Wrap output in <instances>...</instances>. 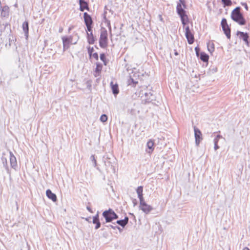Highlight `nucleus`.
<instances>
[{"label":"nucleus","instance_id":"nucleus-1","mask_svg":"<svg viewBox=\"0 0 250 250\" xmlns=\"http://www.w3.org/2000/svg\"><path fill=\"white\" fill-rule=\"evenodd\" d=\"M179 2L177 5L176 11L181 18L183 25L185 26L189 21L188 17L184 9L186 8V1L185 0H179Z\"/></svg>","mask_w":250,"mask_h":250},{"label":"nucleus","instance_id":"nucleus-2","mask_svg":"<svg viewBox=\"0 0 250 250\" xmlns=\"http://www.w3.org/2000/svg\"><path fill=\"white\" fill-rule=\"evenodd\" d=\"M241 7L238 6L234 9L231 13V19L241 25L246 24V20L240 11Z\"/></svg>","mask_w":250,"mask_h":250},{"label":"nucleus","instance_id":"nucleus-3","mask_svg":"<svg viewBox=\"0 0 250 250\" xmlns=\"http://www.w3.org/2000/svg\"><path fill=\"white\" fill-rule=\"evenodd\" d=\"M107 31L104 27H102L101 29L100 37L99 39V45L102 48H105L107 46Z\"/></svg>","mask_w":250,"mask_h":250},{"label":"nucleus","instance_id":"nucleus-4","mask_svg":"<svg viewBox=\"0 0 250 250\" xmlns=\"http://www.w3.org/2000/svg\"><path fill=\"white\" fill-rule=\"evenodd\" d=\"M102 215L105 218V223L111 222L113 220L117 219L119 217L118 215L111 208L104 211Z\"/></svg>","mask_w":250,"mask_h":250},{"label":"nucleus","instance_id":"nucleus-5","mask_svg":"<svg viewBox=\"0 0 250 250\" xmlns=\"http://www.w3.org/2000/svg\"><path fill=\"white\" fill-rule=\"evenodd\" d=\"M185 36L188 40V42L189 44H191L194 42V38L193 34L191 33L189 26H185Z\"/></svg>","mask_w":250,"mask_h":250},{"label":"nucleus","instance_id":"nucleus-6","mask_svg":"<svg viewBox=\"0 0 250 250\" xmlns=\"http://www.w3.org/2000/svg\"><path fill=\"white\" fill-rule=\"evenodd\" d=\"M194 137L195 139V144L198 146L200 142L203 140V135L199 129L195 126H194Z\"/></svg>","mask_w":250,"mask_h":250},{"label":"nucleus","instance_id":"nucleus-7","mask_svg":"<svg viewBox=\"0 0 250 250\" xmlns=\"http://www.w3.org/2000/svg\"><path fill=\"white\" fill-rule=\"evenodd\" d=\"M139 208L146 214L149 213L153 209V208L147 204L145 201L140 203Z\"/></svg>","mask_w":250,"mask_h":250},{"label":"nucleus","instance_id":"nucleus-8","mask_svg":"<svg viewBox=\"0 0 250 250\" xmlns=\"http://www.w3.org/2000/svg\"><path fill=\"white\" fill-rule=\"evenodd\" d=\"M236 35L237 36H239V38L241 39H242L246 44L249 46V41L248 39L249 38V36L247 33H244L243 32L239 31L237 32Z\"/></svg>","mask_w":250,"mask_h":250},{"label":"nucleus","instance_id":"nucleus-9","mask_svg":"<svg viewBox=\"0 0 250 250\" xmlns=\"http://www.w3.org/2000/svg\"><path fill=\"white\" fill-rule=\"evenodd\" d=\"M79 4L81 11H83L84 10H89L88 3L85 0H79Z\"/></svg>","mask_w":250,"mask_h":250},{"label":"nucleus","instance_id":"nucleus-10","mask_svg":"<svg viewBox=\"0 0 250 250\" xmlns=\"http://www.w3.org/2000/svg\"><path fill=\"white\" fill-rule=\"evenodd\" d=\"M9 153L11 166L12 168L15 169L17 166L16 158L11 151H9Z\"/></svg>","mask_w":250,"mask_h":250},{"label":"nucleus","instance_id":"nucleus-11","mask_svg":"<svg viewBox=\"0 0 250 250\" xmlns=\"http://www.w3.org/2000/svg\"><path fill=\"white\" fill-rule=\"evenodd\" d=\"M92 222L93 224H96V226L95 229H99L101 227V223L99 220V213L98 212L97 214L93 217Z\"/></svg>","mask_w":250,"mask_h":250},{"label":"nucleus","instance_id":"nucleus-12","mask_svg":"<svg viewBox=\"0 0 250 250\" xmlns=\"http://www.w3.org/2000/svg\"><path fill=\"white\" fill-rule=\"evenodd\" d=\"M84 21L85 25L92 24L93 21L91 16L86 12L83 14Z\"/></svg>","mask_w":250,"mask_h":250},{"label":"nucleus","instance_id":"nucleus-13","mask_svg":"<svg viewBox=\"0 0 250 250\" xmlns=\"http://www.w3.org/2000/svg\"><path fill=\"white\" fill-rule=\"evenodd\" d=\"M22 30L24 33V35L27 39L28 37V32H29V24L28 22L27 21H25L22 23Z\"/></svg>","mask_w":250,"mask_h":250},{"label":"nucleus","instance_id":"nucleus-14","mask_svg":"<svg viewBox=\"0 0 250 250\" xmlns=\"http://www.w3.org/2000/svg\"><path fill=\"white\" fill-rule=\"evenodd\" d=\"M46 196L48 198L52 200L53 202L57 201V196L55 194L52 192L51 190L47 189L46 191Z\"/></svg>","mask_w":250,"mask_h":250},{"label":"nucleus","instance_id":"nucleus-15","mask_svg":"<svg viewBox=\"0 0 250 250\" xmlns=\"http://www.w3.org/2000/svg\"><path fill=\"white\" fill-rule=\"evenodd\" d=\"M222 28V30L224 33V34L226 35L227 38L228 39H230L231 37L230 34V28L229 26H223Z\"/></svg>","mask_w":250,"mask_h":250},{"label":"nucleus","instance_id":"nucleus-16","mask_svg":"<svg viewBox=\"0 0 250 250\" xmlns=\"http://www.w3.org/2000/svg\"><path fill=\"white\" fill-rule=\"evenodd\" d=\"M146 146H147V147L148 149H149L148 150H146L147 153H152V152L154 150V147H153V146H154V142L152 140L150 139L147 142Z\"/></svg>","mask_w":250,"mask_h":250},{"label":"nucleus","instance_id":"nucleus-17","mask_svg":"<svg viewBox=\"0 0 250 250\" xmlns=\"http://www.w3.org/2000/svg\"><path fill=\"white\" fill-rule=\"evenodd\" d=\"M128 222V217H125L124 219L117 220L116 223L124 228Z\"/></svg>","mask_w":250,"mask_h":250},{"label":"nucleus","instance_id":"nucleus-18","mask_svg":"<svg viewBox=\"0 0 250 250\" xmlns=\"http://www.w3.org/2000/svg\"><path fill=\"white\" fill-rule=\"evenodd\" d=\"M110 85H111V87L112 91L113 94L115 96L117 95L119 92L118 84H113V82H111L110 83Z\"/></svg>","mask_w":250,"mask_h":250},{"label":"nucleus","instance_id":"nucleus-19","mask_svg":"<svg viewBox=\"0 0 250 250\" xmlns=\"http://www.w3.org/2000/svg\"><path fill=\"white\" fill-rule=\"evenodd\" d=\"M62 42H64L68 44H70V43H72V44L76 43V42H75L74 43L72 42L73 37L72 36H70L69 37H62Z\"/></svg>","mask_w":250,"mask_h":250},{"label":"nucleus","instance_id":"nucleus-20","mask_svg":"<svg viewBox=\"0 0 250 250\" xmlns=\"http://www.w3.org/2000/svg\"><path fill=\"white\" fill-rule=\"evenodd\" d=\"M1 16L3 17H5L7 16L9 14V7L7 6L1 7Z\"/></svg>","mask_w":250,"mask_h":250},{"label":"nucleus","instance_id":"nucleus-21","mask_svg":"<svg viewBox=\"0 0 250 250\" xmlns=\"http://www.w3.org/2000/svg\"><path fill=\"white\" fill-rule=\"evenodd\" d=\"M87 38L88 42L90 44H93L95 42V38L92 32L90 33H87Z\"/></svg>","mask_w":250,"mask_h":250},{"label":"nucleus","instance_id":"nucleus-22","mask_svg":"<svg viewBox=\"0 0 250 250\" xmlns=\"http://www.w3.org/2000/svg\"><path fill=\"white\" fill-rule=\"evenodd\" d=\"M103 158L105 166L107 167H113V169L115 170L114 167L112 165V163L110 159L108 158L107 157H104Z\"/></svg>","mask_w":250,"mask_h":250},{"label":"nucleus","instance_id":"nucleus-23","mask_svg":"<svg viewBox=\"0 0 250 250\" xmlns=\"http://www.w3.org/2000/svg\"><path fill=\"white\" fill-rule=\"evenodd\" d=\"M208 56L204 52H201L200 54V58L204 62H207L208 60Z\"/></svg>","mask_w":250,"mask_h":250},{"label":"nucleus","instance_id":"nucleus-24","mask_svg":"<svg viewBox=\"0 0 250 250\" xmlns=\"http://www.w3.org/2000/svg\"><path fill=\"white\" fill-rule=\"evenodd\" d=\"M208 49L210 53H212L214 51V43L212 42H208Z\"/></svg>","mask_w":250,"mask_h":250},{"label":"nucleus","instance_id":"nucleus-25","mask_svg":"<svg viewBox=\"0 0 250 250\" xmlns=\"http://www.w3.org/2000/svg\"><path fill=\"white\" fill-rule=\"evenodd\" d=\"M102 64L100 63H97L96 67L95 69V73H99L102 70Z\"/></svg>","mask_w":250,"mask_h":250},{"label":"nucleus","instance_id":"nucleus-26","mask_svg":"<svg viewBox=\"0 0 250 250\" xmlns=\"http://www.w3.org/2000/svg\"><path fill=\"white\" fill-rule=\"evenodd\" d=\"M224 4V7L225 6H229L231 5L232 2L231 0H225L224 2H222Z\"/></svg>","mask_w":250,"mask_h":250},{"label":"nucleus","instance_id":"nucleus-27","mask_svg":"<svg viewBox=\"0 0 250 250\" xmlns=\"http://www.w3.org/2000/svg\"><path fill=\"white\" fill-rule=\"evenodd\" d=\"M222 27L223 26H229L227 23V21L225 18H223L221 22Z\"/></svg>","mask_w":250,"mask_h":250},{"label":"nucleus","instance_id":"nucleus-28","mask_svg":"<svg viewBox=\"0 0 250 250\" xmlns=\"http://www.w3.org/2000/svg\"><path fill=\"white\" fill-rule=\"evenodd\" d=\"M104 22L106 24V25L108 27L109 31L111 32V25H110V21L108 20H106V21Z\"/></svg>","mask_w":250,"mask_h":250},{"label":"nucleus","instance_id":"nucleus-29","mask_svg":"<svg viewBox=\"0 0 250 250\" xmlns=\"http://www.w3.org/2000/svg\"><path fill=\"white\" fill-rule=\"evenodd\" d=\"M100 57L101 60L104 62L105 65H106V63H105L106 59H105V54L104 53L101 54Z\"/></svg>","mask_w":250,"mask_h":250},{"label":"nucleus","instance_id":"nucleus-30","mask_svg":"<svg viewBox=\"0 0 250 250\" xmlns=\"http://www.w3.org/2000/svg\"><path fill=\"white\" fill-rule=\"evenodd\" d=\"M107 120V117L105 114H103L101 115V116L100 117V120L102 122H104L106 121Z\"/></svg>","mask_w":250,"mask_h":250},{"label":"nucleus","instance_id":"nucleus-31","mask_svg":"<svg viewBox=\"0 0 250 250\" xmlns=\"http://www.w3.org/2000/svg\"><path fill=\"white\" fill-rule=\"evenodd\" d=\"M143 188L142 186H139L136 189L137 194L143 193Z\"/></svg>","mask_w":250,"mask_h":250},{"label":"nucleus","instance_id":"nucleus-32","mask_svg":"<svg viewBox=\"0 0 250 250\" xmlns=\"http://www.w3.org/2000/svg\"><path fill=\"white\" fill-rule=\"evenodd\" d=\"M137 83L138 82L135 81L132 78H130V80L128 81L129 84H131V83H132L134 84V86H135Z\"/></svg>","mask_w":250,"mask_h":250},{"label":"nucleus","instance_id":"nucleus-33","mask_svg":"<svg viewBox=\"0 0 250 250\" xmlns=\"http://www.w3.org/2000/svg\"><path fill=\"white\" fill-rule=\"evenodd\" d=\"M138 194V197L140 200V203H142L143 202H144V198H143V193H140V194Z\"/></svg>","mask_w":250,"mask_h":250},{"label":"nucleus","instance_id":"nucleus-34","mask_svg":"<svg viewBox=\"0 0 250 250\" xmlns=\"http://www.w3.org/2000/svg\"><path fill=\"white\" fill-rule=\"evenodd\" d=\"M217 143H218V139H214V149L215 150H216L217 149H218L219 148V146L217 145Z\"/></svg>","mask_w":250,"mask_h":250},{"label":"nucleus","instance_id":"nucleus-35","mask_svg":"<svg viewBox=\"0 0 250 250\" xmlns=\"http://www.w3.org/2000/svg\"><path fill=\"white\" fill-rule=\"evenodd\" d=\"M90 159L92 161V162L93 163L94 166L95 167L97 166V163H96V160L95 159L94 156V155H92L90 157Z\"/></svg>","mask_w":250,"mask_h":250},{"label":"nucleus","instance_id":"nucleus-36","mask_svg":"<svg viewBox=\"0 0 250 250\" xmlns=\"http://www.w3.org/2000/svg\"><path fill=\"white\" fill-rule=\"evenodd\" d=\"M94 51L93 47H89L88 48V53L89 54L90 57L92 56V54Z\"/></svg>","mask_w":250,"mask_h":250},{"label":"nucleus","instance_id":"nucleus-37","mask_svg":"<svg viewBox=\"0 0 250 250\" xmlns=\"http://www.w3.org/2000/svg\"><path fill=\"white\" fill-rule=\"evenodd\" d=\"M63 42V50H67L69 47V44L66 43L64 42Z\"/></svg>","mask_w":250,"mask_h":250},{"label":"nucleus","instance_id":"nucleus-38","mask_svg":"<svg viewBox=\"0 0 250 250\" xmlns=\"http://www.w3.org/2000/svg\"><path fill=\"white\" fill-rule=\"evenodd\" d=\"M92 24H86L85 25L86 27H87V31L88 32H92Z\"/></svg>","mask_w":250,"mask_h":250},{"label":"nucleus","instance_id":"nucleus-39","mask_svg":"<svg viewBox=\"0 0 250 250\" xmlns=\"http://www.w3.org/2000/svg\"><path fill=\"white\" fill-rule=\"evenodd\" d=\"M117 226L115 225V223H113V225H109L106 226L107 227H110L114 229H116Z\"/></svg>","mask_w":250,"mask_h":250},{"label":"nucleus","instance_id":"nucleus-40","mask_svg":"<svg viewBox=\"0 0 250 250\" xmlns=\"http://www.w3.org/2000/svg\"><path fill=\"white\" fill-rule=\"evenodd\" d=\"M92 57L95 58L96 60H98L99 56L97 53H94L93 54H92Z\"/></svg>","mask_w":250,"mask_h":250},{"label":"nucleus","instance_id":"nucleus-41","mask_svg":"<svg viewBox=\"0 0 250 250\" xmlns=\"http://www.w3.org/2000/svg\"><path fill=\"white\" fill-rule=\"evenodd\" d=\"M195 51L196 52V55L199 56L200 48L198 47H196L195 48Z\"/></svg>","mask_w":250,"mask_h":250},{"label":"nucleus","instance_id":"nucleus-42","mask_svg":"<svg viewBox=\"0 0 250 250\" xmlns=\"http://www.w3.org/2000/svg\"><path fill=\"white\" fill-rule=\"evenodd\" d=\"M242 5H243L244 7H245V8L247 10H248V6L247 4L246 3H242Z\"/></svg>","mask_w":250,"mask_h":250},{"label":"nucleus","instance_id":"nucleus-43","mask_svg":"<svg viewBox=\"0 0 250 250\" xmlns=\"http://www.w3.org/2000/svg\"><path fill=\"white\" fill-rule=\"evenodd\" d=\"M132 202H133V206L135 207L137 204V200L136 199H133V201H132Z\"/></svg>","mask_w":250,"mask_h":250},{"label":"nucleus","instance_id":"nucleus-44","mask_svg":"<svg viewBox=\"0 0 250 250\" xmlns=\"http://www.w3.org/2000/svg\"><path fill=\"white\" fill-rule=\"evenodd\" d=\"M106 20H108L107 18H106V15H103V21H106Z\"/></svg>","mask_w":250,"mask_h":250},{"label":"nucleus","instance_id":"nucleus-45","mask_svg":"<svg viewBox=\"0 0 250 250\" xmlns=\"http://www.w3.org/2000/svg\"><path fill=\"white\" fill-rule=\"evenodd\" d=\"M63 31V28L62 27H60L59 29V33H62Z\"/></svg>","mask_w":250,"mask_h":250},{"label":"nucleus","instance_id":"nucleus-46","mask_svg":"<svg viewBox=\"0 0 250 250\" xmlns=\"http://www.w3.org/2000/svg\"><path fill=\"white\" fill-rule=\"evenodd\" d=\"M147 102H149L153 100V98H149L146 99Z\"/></svg>","mask_w":250,"mask_h":250},{"label":"nucleus","instance_id":"nucleus-47","mask_svg":"<svg viewBox=\"0 0 250 250\" xmlns=\"http://www.w3.org/2000/svg\"><path fill=\"white\" fill-rule=\"evenodd\" d=\"M73 26H72L71 27H70L69 28H68V32L69 33L70 32V31L73 28Z\"/></svg>","mask_w":250,"mask_h":250},{"label":"nucleus","instance_id":"nucleus-48","mask_svg":"<svg viewBox=\"0 0 250 250\" xmlns=\"http://www.w3.org/2000/svg\"><path fill=\"white\" fill-rule=\"evenodd\" d=\"M117 229H118L120 232L122 231V229H121L118 226H117V228H116Z\"/></svg>","mask_w":250,"mask_h":250},{"label":"nucleus","instance_id":"nucleus-49","mask_svg":"<svg viewBox=\"0 0 250 250\" xmlns=\"http://www.w3.org/2000/svg\"><path fill=\"white\" fill-rule=\"evenodd\" d=\"M87 210H89L90 212H92V210H91V209L90 208V207H87Z\"/></svg>","mask_w":250,"mask_h":250},{"label":"nucleus","instance_id":"nucleus-50","mask_svg":"<svg viewBox=\"0 0 250 250\" xmlns=\"http://www.w3.org/2000/svg\"><path fill=\"white\" fill-rule=\"evenodd\" d=\"M174 54L177 56V55H178V53L177 52V51L176 50H174Z\"/></svg>","mask_w":250,"mask_h":250},{"label":"nucleus","instance_id":"nucleus-51","mask_svg":"<svg viewBox=\"0 0 250 250\" xmlns=\"http://www.w3.org/2000/svg\"><path fill=\"white\" fill-rule=\"evenodd\" d=\"M221 137V136L220 135H217L216 137L215 138V139H217L218 140H219V139Z\"/></svg>","mask_w":250,"mask_h":250},{"label":"nucleus","instance_id":"nucleus-52","mask_svg":"<svg viewBox=\"0 0 250 250\" xmlns=\"http://www.w3.org/2000/svg\"><path fill=\"white\" fill-rule=\"evenodd\" d=\"M243 250H250L248 248H245Z\"/></svg>","mask_w":250,"mask_h":250},{"label":"nucleus","instance_id":"nucleus-53","mask_svg":"<svg viewBox=\"0 0 250 250\" xmlns=\"http://www.w3.org/2000/svg\"><path fill=\"white\" fill-rule=\"evenodd\" d=\"M106 13H107V12H106L105 10H104V13L103 15H106Z\"/></svg>","mask_w":250,"mask_h":250},{"label":"nucleus","instance_id":"nucleus-54","mask_svg":"<svg viewBox=\"0 0 250 250\" xmlns=\"http://www.w3.org/2000/svg\"><path fill=\"white\" fill-rule=\"evenodd\" d=\"M130 214L132 216H133V217H135V216H134V215L133 213H130Z\"/></svg>","mask_w":250,"mask_h":250},{"label":"nucleus","instance_id":"nucleus-55","mask_svg":"<svg viewBox=\"0 0 250 250\" xmlns=\"http://www.w3.org/2000/svg\"><path fill=\"white\" fill-rule=\"evenodd\" d=\"M148 95V93H145V96H146H146H147Z\"/></svg>","mask_w":250,"mask_h":250},{"label":"nucleus","instance_id":"nucleus-56","mask_svg":"<svg viewBox=\"0 0 250 250\" xmlns=\"http://www.w3.org/2000/svg\"><path fill=\"white\" fill-rule=\"evenodd\" d=\"M149 94H150L151 96H153L152 94L150 92L149 93Z\"/></svg>","mask_w":250,"mask_h":250},{"label":"nucleus","instance_id":"nucleus-57","mask_svg":"<svg viewBox=\"0 0 250 250\" xmlns=\"http://www.w3.org/2000/svg\"><path fill=\"white\" fill-rule=\"evenodd\" d=\"M4 159H5V163H6V164H7V160H6V158H5Z\"/></svg>","mask_w":250,"mask_h":250},{"label":"nucleus","instance_id":"nucleus-58","mask_svg":"<svg viewBox=\"0 0 250 250\" xmlns=\"http://www.w3.org/2000/svg\"><path fill=\"white\" fill-rule=\"evenodd\" d=\"M89 218H86V220H87V221H88V220H89Z\"/></svg>","mask_w":250,"mask_h":250},{"label":"nucleus","instance_id":"nucleus-59","mask_svg":"<svg viewBox=\"0 0 250 250\" xmlns=\"http://www.w3.org/2000/svg\"><path fill=\"white\" fill-rule=\"evenodd\" d=\"M104 9H106V6L104 7Z\"/></svg>","mask_w":250,"mask_h":250},{"label":"nucleus","instance_id":"nucleus-60","mask_svg":"<svg viewBox=\"0 0 250 250\" xmlns=\"http://www.w3.org/2000/svg\"><path fill=\"white\" fill-rule=\"evenodd\" d=\"M225 0H222V2H224Z\"/></svg>","mask_w":250,"mask_h":250}]
</instances>
